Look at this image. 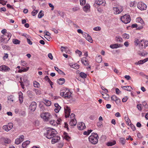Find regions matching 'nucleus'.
Returning a JSON list of instances; mask_svg holds the SVG:
<instances>
[{
  "mask_svg": "<svg viewBox=\"0 0 148 148\" xmlns=\"http://www.w3.org/2000/svg\"><path fill=\"white\" fill-rule=\"evenodd\" d=\"M56 131L54 129L48 128L44 135L48 138L51 139L56 135Z\"/></svg>",
  "mask_w": 148,
  "mask_h": 148,
  "instance_id": "1",
  "label": "nucleus"
},
{
  "mask_svg": "<svg viewBox=\"0 0 148 148\" xmlns=\"http://www.w3.org/2000/svg\"><path fill=\"white\" fill-rule=\"evenodd\" d=\"M99 136L97 133H92V135L89 136L88 139L89 142L93 144H96L98 142Z\"/></svg>",
  "mask_w": 148,
  "mask_h": 148,
  "instance_id": "2",
  "label": "nucleus"
},
{
  "mask_svg": "<svg viewBox=\"0 0 148 148\" xmlns=\"http://www.w3.org/2000/svg\"><path fill=\"white\" fill-rule=\"evenodd\" d=\"M71 93L69 90L65 88V89H62L60 91V95L64 97L66 99H69L71 97Z\"/></svg>",
  "mask_w": 148,
  "mask_h": 148,
  "instance_id": "3",
  "label": "nucleus"
},
{
  "mask_svg": "<svg viewBox=\"0 0 148 148\" xmlns=\"http://www.w3.org/2000/svg\"><path fill=\"white\" fill-rule=\"evenodd\" d=\"M121 21L125 24H127L130 23L131 21V18L130 16L128 15L125 14L121 16Z\"/></svg>",
  "mask_w": 148,
  "mask_h": 148,
  "instance_id": "4",
  "label": "nucleus"
},
{
  "mask_svg": "<svg viewBox=\"0 0 148 148\" xmlns=\"http://www.w3.org/2000/svg\"><path fill=\"white\" fill-rule=\"evenodd\" d=\"M40 116L45 121H48L52 117V116L48 112L43 113L41 114Z\"/></svg>",
  "mask_w": 148,
  "mask_h": 148,
  "instance_id": "5",
  "label": "nucleus"
},
{
  "mask_svg": "<svg viewBox=\"0 0 148 148\" xmlns=\"http://www.w3.org/2000/svg\"><path fill=\"white\" fill-rule=\"evenodd\" d=\"M137 7L141 10H145L147 9V5L143 3L139 2L137 5Z\"/></svg>",
  "mask_w": 148,
  "mask_h": 148,
  "instance_id": "6",
  "label": "nucleus"
},
{
  "mask_svg": "<svg viewBox=\"0 0 148 148\" xmlns=\"http://www.w3.org/2000/svg\"><path fill=\"white\" fill-rule=\"evenodd\" d=\"M64 112L65 113V117L66 118L69 117L70 114L71 112L70 108L67 106L66 107L64 108Z\"/></svg>",
  "mask_w": 148,
  "mask_h": 148,
  "instance_id": "7",
  "label": "nucleus"
},
{
  "mask_svg": "<svg viewBox=\"0 0 148 148\" xmlns=\"http://www.w3.org/2000/svg\"><path fill=\"white\" fill-rule=\"evenodd\" d=\"M10 70L9 67L6 65H3L0 66V71H2L8 72Z\"/></svg>",
  "mask_w": 148,
  "mask_h": 148,
  "instance_id": "8",
  "label": "nucleus"
},
{
  "mask_svg": "<svg viewBox=\"0 0 148 148\" xmlns=\"http://www.w3.org/2000/svg\"><path fill=\"white\" fill-rule=\"evenodd\" d=\"M36 103L35 101L32 102L29 107V108L31 110L34 111L36 110Z\"/></svg>",
  "mask_w": 148,
  "mask_h": 148,
  "instance_id": "9",
  "label": "nucleus"
},
{
  "mask_svg": "<svg viewBox=\"0 0 148 148\" xmlns=\"http://www.w3.org/2000/svg\"><path fill=\"white\" fill-rule=\"evenodd\" d=\"M148 46V41L141 40L140 44V47L142 48H145Z\"/></svg>",
  "mask_w": 148,
  "mask_h": 148,
  "instance_id": "10",
  "label": "nucleus"
},
{
  "mask_svg": "<svg viewBox=\"0 0 148 148\" xmlns=\"http://www.w3.org/2000/svg\"><path fill=\"white\" fill-rule=\"evenodd\" d=\"M24 139V136L23 135L20 136L19 138L16 139L15 143L16 145H18L22 142Z\"/></svg>",
  "mask_w": 148,
  "mask_h": 148,
  "instance_id": "11",
  "label": "nucleus"
},
{
  "mask_svg": "<svg viewBox=\"0 0 148 148\" xmlns=\"http://www.w3.org/2000/svg\"><path fill=\"white\" fill-rule=\"evenodd\" d=\"M83 36L84 37L86 40L92 43V40L90 35L84 32L83 34Z\"/></svg>",
  "mask_w": 148,
  "mask_h": 148,
  "instance_id": "12",
  "label": "nucleus"
},
{
  "mask_svg": "<svg viewBox=\"0 0 148 148\" xmlns=\"http://www.w3.org/2000/svg\"><path fill=\"white\" fill-rule=\"evenodd\" d=\"M95 4H97L99 6L101 5L103 6H105L106 3L104 0H96L95 1L94 5H95Z\"/></svg>",
  "mask_w": 148,
  "mask_h": 148,
  "instance_id": "13",
  "label": "nucleus"
},
{
  "mask_svg": "<svg viewBox=\"0 0 148 148\" xmlns=\"http://www.w3.org/2000/svg\"><path fill=\"white\" fill-rule=\"evenodd\" d=\"M52 138L51 143L52 144H54L57 142L60 139V136H56V135Z\"/></svg>",
  "mask_w": 148,
  "mask_h": 148,
  "instance_id": "14",
  "label": "nucleus"
},
{
  "mask_svg": "<svg viewBox=\"0 0 148 148\" xmlns=\"http://www.w3.org/2000/svg\"><path fill=\"white\" fill-rule=\"evenodd\" d=\"M113 10L114 14H118L121 13L123 10L122 8L115 7L113 8Z\"/></svg>",
  "mask_w": 148,
  "mask_h": 148,
  "instance_id": "15",
  "label": "nucleus"
},
{
  "mask_svg": "<svg viewBox=\"0 0 148 148\" xmlns=\"http://www.w3.org/2000/svg\"><path fill=\"white\" fill-rule=\"evenodd\" d=\"M77 127L79 130H83L86 128V127L84 123L81 122L79 123V124H78Z\"/></svg>",
  "mask_w": 148,
  "mask_h": 148,
  "instance_id": "16",
  "label": "nucleus"
},
{
  "mask_svg": "<svg viewBox=\"0 0 148 148\" xmlns=\"http://www.w3.org/2000/svg\"><path fill=\"white\" fill-rule=\"evenodd\" d=\"M81 61L84 65L86 66L89 65V63L86 57H83L81 59Z\"/></svg>",
  "mask_w": 148,
  "mask_h": 148,
  "instance_id": "17",
  "label": "nucleus"
},
{
  "mask_svg": "<svg viewBox=\"0 0 148 148\" xmlns=\"http://www.w3.org/2000/svg\"><path fill=\"white\" fill-rule=\"evenodd\" d=\"M54 106L55 107V108L54 109V111L56 113H58L59 112L61 107L57 103H55L54 104Z\"/></svg>",
  "mask_w": 148,
  "mask_h": 148,
  "instance_id": "18",
  "label": "nucleus"
},
{
  "mask_svg": "<svg viewBox=\"0 0 148 148\" xmlns=\"http://www.w3.org/2000/svg\"><path fill=\"white\" fill-rule=\"evenodd\" d=\"M123 46V45L118 44H114L110 45V47L112 49H116L117 48L121 47Z\"/></svg>",
  "mask_w": 148,
  "mask_h": 148,
  "instance_id": "19",
  "label": "nucleus"
},
{
  "mask_svg": "<svg viewBox=\"0 0 148 148\" xmlns=\"http://www.w3.org/2000/svg\"><path fill=\"white\" fill-rule=\"evenodd\" d=\"M18 94L19 95V99L20 103H22L23 102V94L21 91H20L18 93Z\"/></svg>",
  "mask_w": 148,
  "mask_h": 148,
  "instance_id": "20",
  "label": "nucleus"
},
{
  "mask_svg": "<svg viewBox=\"0 0 148 148\" xmlns=\"http://www.w3.org/2000/svg\"><path fill=\"white\" fill-rule=\"evenodd\" d=\"M69 124L72 126H75L77 124V121L75 118L71 120L69 123Z\"/></svg>",
  "mask_w": 148,
  "mask_h": 148,
  "instance_id": "21",
  "label": "nucleus"
},
{
  "mask_svg": "<svg viewBox=\"0 0 148 148\" xmlns=\"http://www.w3.org/2000/svg\"><path fill=\"white\" fill-rule=\"evenodd\" d=\"M121 88L123 90L130 91L132 89V88L130 86H121Z\"/></svg>",
  "mask_w": 148,
  "mask_h": 148,
  "instance_id": "22",
  "label": "nucleus"
},
{
  "mask_svg": "<svg viewBox=\"0 0 148 148\" xmlns=\"http://www.w3.org/2000/svg\"><path fill=\"white\" fill-rule=\"evenodd\" d=\"M5 35V37H6L5 39H6V40L5 41V42L7 43L8 42L12 36V34L11 33H6V34Z\"/></svg>",
  "mask_w": 148,
  "mask_h": 148,
  "instance_id": "23",
  "label": "nucleus"
},
{
  "mask_svg": "<svg viewBox=\"0 0 148 148\" xmlns=\"http://www.w3.org/2000/svg\"><path fill=\"white\" fill-rule=\"evenodd\" d=\"M65 82V80L64 78H60L57 81V83L60 85H62Z\"/></svg>",
  "mask_w": 148,
  "mask_h": 148,
  "instance_id": "24",
  "label": "nucleus"
},
{
  "mask_svg": "<svg viewBox=\"0 0 148 148\" xmlns=\"http://www.w3.org/2000/svg\"><path fill=\"white\" fill-rule=\"evenodd\" d=\"M136 22L138 23H140L142 25H144V23L143 19L140 17H138L136 20Z\"/></svg>",
  "mask_w": 148,
  "mask_h": 148,
  "instance_id": "25",
  "label": "nucleus"
},
{
  "mask_svg": "<svg viewBox=\"0 0 148 148\" xmlns=\"http://www.w3.org/2000/svg\"><path fill=\"white\" fill-rule=\"evenodd\" d=\"M6 37H5V35H2L0 38V43L3 42V43L5 44L7 43L5 42V40H6Z\"/></svg>",
  "mask_w": 148,
  "mask_h": 148,
  "instance_id": "26",
  "label": "nucleus"
},
{
  "mask_svg": "<svg viewBox=\"0 0 148 148\" xmlns=\"http://www.w3.org/2000/svg\"><path fill=\"white\" fill-rule=\"evenodd\" d=\"M54 68L55 70L60 74L65 75V73H64L62 71L59 69L57 67L55 66Z\"/></svg>",
  "mask_w": 148,
  "mask_h": 148,
  "instance_id": "27",
  "label": "nucleus"
},
{
  "mask_svg": "<svg viewBox=\"0 0 148 148\" xmlns=\"http://www.w3.org/2000/svg\"><path fill=\"white\" fill-rule=\"evenodd\" d=\"M96 61L98 63L101 62L102 60V57L101 56L99 55L96 57L95 58Z\"/></svg>",
  "mask_w": 148,
  "mask_h": 148,
  "instance_id": "28",
  "label": "nucleus"
},
{
  "mask_svg": "<svg viewBox=\"0 0 148 148\" xmlns=\"http://www.w3.org/2000/svg\"><path fill=\"white\" fill-rule=\"evenodd\" d=\"M44 103L47 106H50L51 104V101L45 99L44 100Z\"/></svg>",
  "mask_w": 148,
  "mask_h": 148,
  "instance_id": "29",
  "label": "nucleus"
},
{
  "mask_svg": "<svg viewBox=\"0 0 148 148\" xmlns=\"http://www.w3.org/2000/svg\"><path fill=\"white\" fill-rule=\"evenodd\" d=\"M102 96L106 100H108L109 98V95L106 93L102 94Z\"/></svg>",
  "mask_w": 148,
  "mask_h": 148,
  "instance_id": "30",
  "label": "nucleus"
},
{
  "mask_svg": "<svg viewBox=\"0 0 148 148\" xmlns=\"http://www.w3.org/2000/svg\"><path fill=\"white\" fill-rule=\"evenodd\" d=\"M116 143V142L115 140H114L112 142H108L107 143V145L108 146H112Z\"/></svg>",
  "mask_w": 148,
  "mask_h": 148,
  "instance_id": "31",
  "label": "nucleus"
},
{
  "mask_svg": "<svg viewBox=\"0 0 148 148\" xmlns=\"http://www.w3.org/2000/svg\"><path fill=\"white\" fill-rule=\"evenodd\" d=\"M79 75L83 79L86 78L87 77L86 74L83 72H81L79 74Z\"/></svg>",
  "mask_w": 148,
  "mask_h": 148,
  "instance_id": "32",
  "label": "nucleus"
},
{
  "mask_svg": "<svg viewBox=\"0 0 148 148\" xmlns=\"http://www.w3.org/2000/svg\"><path fill=\"white\" fill-rule=\"evenodd\" d=\"M90 8V6L89 4H86L83 8V10L84 11L86 12Z\"/></svg>",
  "mask_w": 148,
  "mask_h": 148,
  "instance_id": "33",
  "label": "nucleus"
},
{
  "mask_svg": "<svg viewBox=\"0 0 148 148\" xmlns=\"http://www.w3.org/2000/svg\"><path fill=\"white\" fill-rule=\"evenodd\" d=\"M51 125L53 126H56L57 125V122L54 120H51L49 122Z\"/></svg>",
  "mask_w": 148,
  "mask_h": 148,
  "instance_id": "34",
  "label": "nucleus"
},
{
  "mask_svg": "<svg viewBox=\"0 0 148 148\" xmlns=\"http://www.w3.org/2000/svg\"><path fill=\"white\" fill-rule=\"evenodd\" d=\"M115 40L117 42H121L123 41L122 38L120 36H116L115 38Z\"/></svg>",
  "mask_w": 148,
  "mask_h": 148,
  "instance_id": "35",
  "label": "nucleus"
},
{
  "mask_svg": "<svg viewBox=\"0 0 148 148\" xmlns=\"http://www.w3.org/2000/svg\"><path fill=\"white\" fill-rule=\"evenodd\" d=\"M147 52H146L145 51H143V52H139L138 53V54L139 55L143 56L147 55Z\"/></svg>",
  "mask_w": 148,
  "mask_h": 148,
  "instance_id": "36",
  "label": "nucleus"
},
{
  "mask_svg": "<svg viewBox=\"0 0 148 148\" xmlns=\"http://www.w3.org/2000/svg\"><path fill=\"white\" fill-rule=\"evenodd\" d=\"M120 141L123 145H124L125 144V140L123 138H121L119 139Z\"/></svg>",
  "mask_w": 148,
  "mask_h": 148,
  "instance_id": "37",
  "label": "nucleus"
},
{
  "mask_svg": "<svg viewBox=\"0 0 148 148\" xmlns=\"http://www.w3.org/2000/svg\"><path fill=\"white\" fill-rule=\"evenodd\" d=\"M32 92L30 90H28L27 92V94L29 97L31 98L32 97L33 95L32 94Z\"/></svg>",
  "mask_w": 148,
  "mask_h": 148,
  "instance_id": "38",
  "label": "nucleus"
},
{
  "mask_svg": "<svg viewBox=\"0 0 148 148\" xmlns=\"http://www.w3.org/2000/svg\"><path fill=\"white\" fill-rule=\"evenodd\" d=\"M13 42L14 44L17 45L20 44V41L18 40L14 39L13 40Z\"/></svg>",
  "mask_w": 148,
  "mask_h": 148,
  "instance_id": "39",
  "label": "nucleus"
},
{
  "mask_svg": "<svg viewBox=\"0 0 148 148\" xmlns=\"http://www.w3.org/2000/svg\"><path fill=\"white\" fill-rule=\"evenodd\" d=\"M34 86L35 87L38 88L40 84L39 83L36 81H34L33 82Z\"/></svg>",
  "mask_w": 148,
  "mask_h": 148,
  "instance_id": "40",
  "label": "nucleus"
},
{
  "mask_svg": "<svg viewBox=\"0 0 148 148\" xmlns=\"http://www.w3.org/2000/svg\"><path fill=\"white\" fill-rule=\"evenodd\" d=\"M144 63L143 60H139L138 62H136L135 63V64L136 65L142 64Z\"/></svg>",
  "mask_w": 148,
  "mask_h": 148,
  "instance_id": "41",
  "label": "nucleus"
},
{
  "mask_svg": "<svg viewBox=\"0 0 148 148\" xmlns=\"http://www.w3.org/2000/svg\"><path fill=\"white\" fill-rule=\"evenodd\" d=\"M122 36L123 38L128 39L130 38L129 35L126 33H124L123 34Z\"/></svg>",
  "mask_w": 148,
  "mask_h": 148,
  "instance_id": "42",
  "label": "nucleus"
},
{
  "mask_svg": "<svg viewBox=\"0 0 148 148\" xmlns=\"http://www.w3.org/2000/svg\"><path fill=\"white\" fill-rule=\"evenodd\" d=\"M8 126V128H9V130H11L13 127V124L12 123H9L8 124V125H7Z\"/></svg>",
  "mask_w": 148,
  "mask_h": 148,
  "instance_id": "43",
  "label": "nucleus"
},
{
  "mask_svg": "<svg viewBox=\"0 0 148 148\" xmlns=\"http://www.w3.org/2000/svg\"><path fill=\"white\" fill-rule=\"evenodd\" d=\"M72 67L75 69H78L79 68V65L77 64H75L72 65Z\"/></svg>",
  "mask_w": 148,
  "mask_h": 148,
  "instance_id": "44",
  "label": "nucleus"
},
{
  "mask_svg": "<svg viewBox=\"0 0 148 148\" xmlns=\"http://www.w3.org/2000/svg\"><path fill=\"white\" fill-rule=\"evenodd\" d=\"M2 128L3 130H5L7 132H8L9 131V128H8V127L7 125H4L3 126Z\"/></svg>",
  "mask_w": 148,
  "mask_h": 148,
  "instance_id": "45",
  "label": "nucleus"
},
{
  "mask_svg": "<svg viewBox=\"0 0 148 148\" xmlns=\"http://www.w3.org/2000/svg\"><path fill=\"white\" fill-rule=\"evenodd\" d=\"M38 12V10H34L32 12V15L35 16Z\"/></svg>",
  "mask_w": 148,
  "mask_h": 148,
  "instance_id": "46",
  "label": "nucleus"
},
{
  "mask_svg": "<svg viewBox=\"0 0 148 148\" xmlns=\"http://www.w3.org/2000/svg\"><path fill=\"white\" fill-rule=\"evenodd\" d=\"M118 98L115 95H113L111 97V100L114 101Z\"/></svg>",
  "mask_w": 148,
  "mask_h": 148,
  "instance_id": "47",
  "label": "nucleus"
},
{
  "mask_svg": "<svg viewBox=\"0 0 148 148\" xmlns=\"http://www.w3.org/2000/svg\"><path fill=\"white\" fill-rule=\"evenodd\" d=\"M11 140L8 138H5L4 139V142L5 143L9 144L10 143Z\"/></svg>",
  "mask_w": 148,
  "mask_h": 148,
  "instance_id": "48",
  "label": "nucleus"
},
{
  "mask_svg": "<svg viewBox=\"0 0 148 148\" xmlns=\"http://www.w3.org/2000/svg\"><path fill=\"white\" fill-rule=\"evenodd\" d=\"M33 91H34L37 95H39L40 94V92L38 89H34Z\"/></svg>",
  "mask_w": 148,
  "mask_h": 148,
  "instance_id": "49",
  "label": "nucleus"
},
{
  "mask_svg": "<svg viewBox=\"0 0 148 148\" xmlns=\"http://www.w3.org/2000/svg\"><path fill=\"white\" fill-rule=\"evenodd\" d=\"M42 12V11L41 10L38 15V17L40 18H41L44 16V14L41 13Z\"/></svg>",
  "mask_w": 148,
  "mask_h": 148,
  "instance_id": "50",
  "label": "nucleus"
},
{
  "mask_svg": "<svg viewBox=\"0 0 148 148\" xmlns=\"http://www.w3.org/2000/svg\"><path fill=\"white\" fill-rule=\"evenodd\" d=\"M140 42L138 39H135V40L134 41V42L136 44V45H139V44H140Z\"/></svg>",
  "mask_w": 148,
  "mask_h": 148,
  "instance_id": "51",
  "label": "nucleus"
},
{
  "mask_svg": "<svg viewBox=\"0 0 148 148\" xmlns=\"http://www.w3.org/2000/svg\"><path fill=\"white\" fill-rule=\"evenodd\" d=\"M93 29L95 31H98L101 30V28L99 27H97L94 28Z\"/></svg>",
  "mask_w": 148,
  "mask_h": 148,
  "instance_id": "52",
  "label": "nucleus"
},
{
  "mask_svg": "<svg viewBox=\"0 0 148 148\" xmlns=\"http://www.w3.org/2000/svg\"><path fill=\"white\" fill-rule=\"evenodd\" d=\"M86 0H80V4L81 5H83L86 3Z\"/></svg>",
  "mask_w": 148,
  "mask_h": 148,
  "instance_id": "53",
  "label": "nucleus"
},
{
  "mask_svg": "<svg viewBox=\"0 0 148 148\" xmlns=\"http://www.w3.org/2000/svg\"><path fill=\"white\" fill-rule=\"evenodd\" d=\"M58 15L63 17L64 16V13L62 12L59 11L58 12Z\"/></svg>",
  "mask_w": 148,
  "mask_h": 148,
  "instance_id": "54",
  "label": "nucleus"
},
{
  "mask_svg": "<svg viewBox=\"0 0 148 148\" xmlns=\"http://www.w3.org/2000/svg\"><path fill=\"white\" fill-rule=\"evenodd\" d=\"M130 125L133 131H134L136 130V127L134 125L131 123L130 124Z\"/></svg>",
  "mask_w": 148,
  "mask_h": 148,
  "instance_id": "55",
  "label": "nucleus"
},
{
  "mask_svg": "<svg viewBox=\"0 0 148 148\" xmlns=\"http://www.w3.org/2000/svg\"><path fill=\"white\" fill-rule=\"evenodd\" d=\"M8 100L13 102L14 101L13 97L12 96H9L8 97Z\"/></svg>",
  "mask_w": 148,
  "mask_h": 148,
  "instance_id": "56",
  "label": "nucleus"
},
{
  "mask_svg": "<svg viewBox=\"0 0 148 148\" xmlns=\"http://www.w3.org/2000/svg\"><path fill=\"white\" fill-rule=\"evenodd\" d=\"M141 106V104H138L137 105V108L139 110H141L142 109V107Z\"/></svg>",
  "mask_w": 148,
  "mask_h": 148,
  "instance_id": "57",
  "label": "nucleus"
},
{
  "mask_svg": "<svg viewBox=\"0 0 148 148\" xmlns=\"http://www.w3.org/2000/svg\"><path fill=\"white\" fill-rule=\"evenodd\" d=\"M75 52L76 53L78 54L79 56L82 55V52L77 49L75 51Z\"/></svg>",
  "mask_w": 148,
  "mask_h": 148,
  "instance_id": "58",
  "label": "nucleus"
},
{
  "mask_svg": "<svg viewBox=\"0 0 148 148\" xmlns=\"http://www.w3.org/2000/svg\"><path fill=\"white\" fill-rule=\"evenodd\" d=\"M128 98L127 96H125L122 99V101L123 102H126L128 99Z\"/></svg>",
  "mask_w": 148,
  "mask_h": 148,
  "instance_id": "59",
  "label": "nucleus"
},
{
  "mask_svg": "<svg viewBox=\"0 0 148 148\" xmlns=\"http://www.w3.org/2000/svg\"><path fill=\"white\" fill-rule=\"evenodd\" d=\"M97 125L99 127H101V126L102 125V123L101 122H98L97 123Z\"/></svg>",
  "mask_w": 148,
  "mask_h": 148,
  "instance_id": "60",
  "label": "nucleus"
},
{
  "mask_svg": "<svg viewBox=\"0 0 148 148\" xmlns=\"http://www.w3.org/2000/svg\"><path fill=\"white\" fill-rule=\"evenodd\" d=\"M0 1H1L0 2V3L2 4L3 5H6L7 2V1H5L3 0H0Z\"/></svg>",
  "mask_w": 148,
  "mask_h": 148,
  "instance_id": "61",
  "label": "nucleus"
},
{
  "mask_svg": "<svg viewBox=\"0 0 148 148\" xmlns=\"http://www.w3.org/2000/svg\"><path fill=\"white\" fill-rule=\"evenodd\" d=\"M51 30L54 33L56 34H57L58 33V30L54 28H52Z\"/></svg>",
  "mask_w": 148,
  "mask_h": 148,
  "instance_id": "62",
  "label": "nucleus"
},
{
  "mask_svg": "<svg viewBox=\"0 0 148 148\" xmlns=\"http://www.w3.org/2000/svg\"><path fill=\"white\" fill-rule=\"evenodd\" d=\"M79 10V8L78 7H75L73 8L72 10L74 11L75 12L77 11H78Z\"/></svg>",
  "mask_w": 148,
  "mask_h": 148,
  "instance_id": "63",
  "label": "nucleus"
},
{
  "mask_svg": "<svg viewBox=\"0 0 148 148\" xmlns=\"http://www.w3.org/2000/svg\"><path fill=\"white\" fill-rule=\"evenodd\" d=\"M45 80L47 81L48 82L50 81L51 80H50L49 78L48 77V76H46L45 77Z\"/></svg>",
  "mask_w": 148,
  "mask_h": 148,
  "instance_id": "64",
  "label": "nucleus"
}]
</instances>
